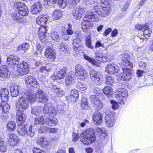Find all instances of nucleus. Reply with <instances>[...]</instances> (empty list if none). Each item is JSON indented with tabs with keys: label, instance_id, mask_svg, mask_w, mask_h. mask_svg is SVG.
<instances>
[{
	"label": "nucleus",
	"instance_id": "1",
	"mask_svg": "<svg viewBox=\"0 0 153 153\" xmlns=\"http://www.w3.org/2000/svg\"><path fill=\"white\" fill-rule=\"evenodd\" d=\"M20 59L16 56L10 55V68L13 69L17 67V71L21 75H24L27 74L29 71V65L27 63L23 61L19 64V60Z\"/></svg>",
	"mask_w": 153,
	"mask_h": 153
},
{
	"label": "nucleus",
	"instance_id": "2",
	"mask_svg": "<svg viewBox=\"0 0 153 153\" xmlns=\"http://www.w3.org/2000/svg\"><path fill=\"white\" fill-rule=\"evenodd\" d=\"M102 91L99 88H94L93 91V94L90 96L92 104L97 110H99L103 107V104L102 102L96 97V95L99 96L100 98L103 99V95L102 93Z\"/></svg>",
	"mask_w": 153,
	"mask_h": 153
},
{
	"label": "nucleus",
	"instance_id": "3",
	"mask_svg": "<svg viewBox=\"0 0 153 153\" xmlns=\"http://www.w3.org/2000/svg\"><path fill=\"white\" fill-rule=\"evenodd\" d=\"M94 131L92 128L88 129L81 134V138L83 140L81 141L83 144L88 145L91 143L96 140V138L94 134Z\"/></svg>",
	"mask_w": 153,
	"mask_h": 153
},
{
	"label": "nucleus",
	"instance_id": "4",
	"mask_svg": "<svg viewBox=\"0 0 153 153\" xmlns=\"http://www.w3.org/2000/svg\"><path fill=\"white\" fill-rule=\"evenodd\" d=\"M17 132L19 135L24 136L26 134L31 137H33L35 134L36 131L32 128L31 125L29 126L26 124L24 126L22 125H18Z\"/></svg>",
	"mask_w": 153,
	"mask_h": 153
},
{
	"label": "nucleus",
	"instance_id": "5",
	"mask_svg": "<svg viewBox=\"0 0 153 153\" xmlns=\"http://www.w3.org/2000/svg\"><path fill=\"white\" fill-rule=\"evenodd\" d=\"M89 75L91 81L94 84L100 85L103 81V77L100 72L93 69L89 71Z\"/></svg>",
	"mask_w": 153,
	"mask_h": 153
},
{
	"label": "nucleus",
	"instance_id": "6",
	"mask_svg": "<svg viewBox=\"0 0 153 153\" xmlns=\"http://www.w3.org/2000/svg\"><path fill=\"white\" fill-rule=\"evenodd\" d=\"M117 93L116 94V98L120 102L121 104H124V102L126 100L128 94L127 91L126 89L123 88H119L116 90Z\"/></svg>",
	"mask_w": 153,
	"mask_h": 153
},
{
	"label": "nucleus",
	"instance_id": "7",
	"mask_svg": "<svg viewBox=\"0 0 153 153\" xmlns=\"http://www.w3.org/2000/svg\"><path fill=\"white\" fill-rule=\"evenodd\" d=\"M14 7L20 15L25 16L27 15L28 10L27 7L23 3L17 2L14 5Z\"/></svg>",
	"mask_w": 153,
	"mask_h": 153
},
{
	"label": "nucleus",
	"instance_id": "8",
	"mask_svg": "<svg viewBox=\"0 0 153 153\" xmlns=\"http://www.w3.org/2000/svg\"><path fill=\"white\" fill-rule=\"evenodd\" d=\"M29 103L24 97H20L16 105V108L18 111L23 112L28 108Z\"/></svg>",
	"mask_w": 153,
	"mask_h": 153
},
{
	"label": "nucleus",
	"instance_id": "9",
	"mask_svg": "<svg viewBox=\"0 0 153 153\" xmlns=\"http://www.w3.org/2000/svg\"><path fill=\"white\" fill-rule=\"evenodd\" d=\"M75 74L78 79L83 80L88 76V72L80 65H77L75 67Z\"/></svg>",
	"mask_w": 153,
	"mask_h": 153
},
{
	"label": "nucleus",
	"instance_id": "10",
	"mask_svg": "<svg viewBox=\"0 0 153 153\" xmlns=\"http://www.w3.org/2000/svg\"><path fill=\"white\" fill-rule=\"evenodd\" d=\"M111 6H108L107 7H99V6H96L94 7V9L96 13L103 17H105L108 15L111 12Z\"/></svg>",
	"mask_w": 153,
	"mask_h": 153
},
{
	"label": "nucleus",
	"instance_id": "11",
	"mask_svg": "<svg viewBox=\"0 0 153 153\" xmlns=\"http://www.w3.org/2000/svg\"><path fill=\"white\" fill-rule=\"evenodd\" d=\"M106 116L105 117V123L108 127H112L114 124V112L108 110L106 112Z\"/></svg>",
	"mask_w": 153,
	"mask_h": 153
},
{
	"label": "nucleus",
	"instance_id": "12",
	"mask_svg": "<svg viewBox=\"0 0 153 153\" xmlns=\"http://www.w3.org/2000/svg\"><path fill=\"white\" fill-rule=\"evenodd\" d=\"M68 69V68L66 67L63 68L58 71L54 72L51 76V78L53 80L63 79L67 73Z\"/></svg>",
	"mask_w": 153,
	"mask_h": 153
},
{
	"label": "nucleus",
	"instance_id": "13",
	"mask_svg": "<svg viewBox=\"0 0 153 153\" xmlns=\"http://www.w3.org/2000/svg\"><path fill=\"white\" fill-rule=\"evenodd\" d=\"M85 11L82 7L77 6L75 7L72 12L74 18L77 20H79L84 14Z\"/></svg>",
	"mask_w": 153,
	"mask_h": 153
},
{
	"label": "nucleus",
	"instance_id": "14",
	"mask_svg": "<svg viewBox=\"0 0 153 153\" xmlns=\"http://www.w3.org/2000/svg\"><path fill=\"white\" fill-rule=\"evenodd\" d=\"M43 112L45 114H48L49 116L53 117L56 114L57 111L55 109L52 104L48 103L46 104L43 109Z\"/></svg>",
	"mask_w": 153,
	"mask_h": 153
},
{
	"label": "nucleus",
	"instance_id": "15",
	"mask_svg": "<svg viewBox=\"0 0 153 153\" xmlns=\"http://www.w3.org/2000/svg\"><path fill=\"white\" fill-rule=\"evenodd\" d=\"M36 100L39 102L46 103L48 100V98L44 92L41 89L38 90L36 92Z\"/></svg>",
	"mask_w": 153,
	"mask_h": 153
},
{
	"label": "nucleus",
	"instance_id": "16",
	"mask_svg": "<svg viewBox=\"0 0 153 153\" xmlns=\"http://www.w3.org/2000/svg\"><path fill=\"white\" fill-rule=\"evenodd\" d=\"M119 70V67L114 63H111L108 64L105 68V71L111 74L117 73Z\"/></svg>",
	"mask_w": 153,
	"mask_h": 153
},
{
	"label": "nucleus",
	"instance_id": "17",
	"mask_svg": "<svg viewBox=\"0 0 153 153\" xmlns=\"http://www.w3.org/2000/svg\"><path fill=\"white\" fill-rule=\"evenodd\" d=\"M129 55L127 54H123L120 56L122 64L126 66H129L130 67L133 66L132 63L129 61Z\"/></svg>",
	"mask_w": 153,
	"mask_h": 153
},
{
	"label": "nucleus",
	"instance_id": "18",
	"mask_svg": "<svg viewBox=\"0 0 153 153\" xmlns=\"http://www.w3.org/2000/svg\"><path fill=\"white\" fill-rule=\"evenodd\" d=\"M79 96L78 91L76 89H73L71 91V94L67 97L66 99L68 102H74L77 100Z\"/></svg>",
	"mask_w": 153,
	"mask_h": 153
},
{
	"label": "nucleus",
	"instance_id": "19",
	"mask_svg": "<svg viewBox=\"0 0 153 153\" xmlns=\"http://www.w3.org/2000/svg\"><path fill=\"white\" fill-rule=\"evenodd\" d=\"M26 84L30 85L32 87L38 88L39 87V83L36 79L32 76H28L25 79Z\"/></svg>",
	"mask_w": 153,
	"mask_h": 153
},
{
	"label": "nucleus",
	"instance_id": "20",
	"mask_svg": "<svg viewBox=\"0 0 153 153\" xmlns=\"http://www.w3.org/2000/svg\"><path fill=\"white\" fill-rule=\"evenodd\" d=\"M16 119L18 125H22L24 123L26 120V116L23 112L17 111L16 113Z\"/></svg>",
	"mask_w": 153,
	"mask_h": 153
},
{
	"label": "nucleus",
	"instance_id": "21",
	"mask_svg": "<svg viewBox=\"0 0 153 153\" xmlns=\"http://www.w3.org/2000/svg\"><path fill=\"white\" fill-rule=\"evenodd\" d=\"M40 1L39 2H36L30 7L31 11L32 13L35 14L38 13L40 12L42 9V5Z\"/></svg>",
	"mask_w": 153,
	"mask_h": 153
},
{
	"label": "nucleus",
	"instance_id": "22",
	"mask_svg": "<svg viewBox=\"0 0 153 153\" xmlns=\"http://www.w3.org/2000/svg\"><path fill=\"white\" fill-rule=\"evenodd\" d=\"M45 55L50 60L53 61L56 58V53L54 50L51 48H47L45 52Z\"/></svg>",
	"mask_w": 153,
	"mask_h": 153
},
{
	"label": "nucleus",
	"instance_id": "23",
	"mask_svg": "<svg viewBox=\"0 0 153 153\" xmlns=\"http://www.w3.org/2000/svg\"><path fill=\"white\" fill-rule=\"evenodd\" d=\"M103 115L100 113H95L93 115V121L94 123L97 125H100L103 122Z\"/></svg>",
	"mask_w": 153,
	"mask_h": 153
},
{
	"label": "nucleus",
	"instance_id": "24",
	"mask_svg": "<svg viewBox=\"0 0 153 153\" xmlns=\"http://www.w3.org/2000/svg\"><path fill=\"white\" fill-rule=\"evenodd\" d=\"M9 71V67L5 65H1L0 68V77L3 79L7 78Z\"/></svg>",
	"mask_w": 153,
	"mask_h": 153
},
{
	"label": "nucleus",
	"instance_id": "25",
	"mask_svg": "<svg viewBox=\"0 0 153 153\" xmlns=\"http://www.w3.org/2000/svg\"><path fill=\"white\" fill-rule=\"evenodd\" d=\"M65 84L68 86L70 87L75 82L74 77L72 76L71 73H68L65 77Z\"/></svg>",
	"mask_w": 153,
	"mask_h": 153
},
{
	"label": "nucleus",
	"instance_id": "26",
	"mask_svg": "<svg viewBox=\"0 0 153 153\" xmlns=\"http://www.w3.org/2000/svg\"><path fill=\"white\" fill-rule=\"evenodd\" d=\"M96 14H94L92 12H88L85 14V16L83 18L84 21L89 22H90V20L91 21H94L98 20V18L96 17Z\"/></svg>",
	"mask_w": 153,
	"mask_h": 153
},
{
	"label": "nucleus",
	"instance_id": "27",
	"mask_svg": "<svg viewBox=\"0 0 153 153\" xmlns=\"http://www.w3.org/2000/svg\"><path fill=\"white\" fill-rule=\"evenodd\" d=\"M131 70L129 68H124L123 70V74L121 77V79L125 81L130 80L131 78Z\"/></svg>",
	"mask_w": 153,
	"mask_h": 153
},
{
	"label": "nucleus",
	"instance_id": "28",
	"mask_svg": "<svg viewBox=\"0 0 153 153\" xmlns=\"http://www.w3.org/2000/svg\"><path fill=\"white\" fill-rule=\"evenodd\" d=\"M1 98L2 101L7 102L9 100V92L6 88H3L0 92Z\"/></svg>",
	"mask_w": 153,
	"mask_h": 153
},
{
	"label": "nucleus",
	"instance_id": "29",
	"mask_svg": "<svg viewBox=\"0 0 153 153\" xmlns=\"http://www.w3.org/2000/svg\"><path fill=\"white\" fill-rule=\"evenodd\" d=\"M96 133L102 140H104L107 136L106 132L104 128H97L96 129Z\"/></svg>",
	"mask_w": 153,
	"mask_h": 153
},
{
	"label": "nucleus",
	"instance_id": "30",
	"mask_svg": "<svg viewBox=\"0 0 153 153\" xmlns=\"http://www.w3.org/2000/svg\"><path fill=\"white\" fill-rule=\"evenodd\" d=\"M47 115H44L41 116L39 117H37L35 119L34 124V125H43L45 124L46 122Z\"/></svg>",
	"mask_w": 153,
	"mask_h": 153
},
{
	"label": "nucleus",
	"instance_id": "31",
	"mask_svg": "<svg viewBox=\"0 0 153 153\" xmlns=\"http://www.w3.org/2000/svg\"><path fill=\"white\" fill-rule=\"evenodd\" d=\"M49 19L48 16L47 15L39 16L36 20V23L41 26L45 25Z\"/></svg>",
	"mask_w": 153,
	"mask_h": 153
},
{
	"label": "nucleus",
	"instance_id": "32",
	"mask_svg": "<svg viewBox=\"0 0 153 153\" xmlns=\"http://www.w3.org/2000/svg\"><path fill=\"white\" fill-rule=\"evenodd\" d=\"M143 31L144 36L143 37H140V40H142V42L144 41V38L143 37H145L146 39L148 38L152 33L151 29L149 28L148 25L147 24H146Z\"/></svg>",
	"mask_w": 153,
	"mask_h": 153
},
{
	"label": "nucleus",
	"instance_id": "33",
	"mask_svg": "<svg viewBox=\"0 0 153 153\" xmlns=\"http://www.w3.org/2000/svg\"><path fill=\"white\" fill-rule=\"evenodd\" d=\"M26 97L30 103L35 102L36 100V93L34 91H28L26 94Z\"/></svg>",
	"mask_w": 153,
	"mask_h": 153
},
{
	"label": "nucleus",
	"instance_id": "34",
	"mask_svg": "<svg viewBox=\"0 0 153 153\" xmlns=\"http://www.w3.org/2000/svg\"><path fill=\"white\" fill-rule=\"evenodd\" d=\"M72 44L73 46V49L77 53L79 48L81 47L82 46L81 40L76 37L73 40Z\"/></svg>",
	"mask_w": 153,
	"mask_h": 153
},
{
	"label": "nucleus",
	"instance_id": "35",
	"mask_svg": "<svg viewBox=\"0 0 153 153\" xmlns=\"http://www.w3.org/2000/svg\"><path fill=\"white\" fill-rule=\"evenodd\" d=\"M83 57L85 60L92 64L98 67L100 66V63L99 62L95 60L94 58H91L85 54H83Z\"/></svg>",
	"mask_w": 153,
	"mask_h": 153
},
{
	"label": "nucleus",
	"instance_id": "36",
	"mask_svg": "<svg viewBox=\"0 0 153 153\" xmlns=\"http://www.w3.org/2000/svg\"><path fill=\"white\" fill-rule=\"evenodd\" d=\"M19 141V138L16 134H10V145L14 146L18 144Z\"/></svg>",
	"mask_w": 153,
	"mask_h": 153
},
{
	"label": "nucleus",
	"instance_id": "37",
	"mask_svg": "<svg viewBox=\"0 0 153 153\" xmlns=\"http://www.w3.org/2000/svg\"><path fill=\"white\" fill-rule=\"evenodd\" d=\"M19 87L17 85L13 84L10 87V93L12 96L13 97H16L19 94Z\"/></svg>",
	"mask_w": 153,
	"mask_h": 153
},
{
	"label": "nucleus",
	"instance_id": "38",
	"mask_svg": "<svg viewBox=\"0 0 153 153\" xmlns=\"http://www.w3.org/2000/svg\"><path fill=\"white\" fill-rule=\"evenodd\" d=\"M102 91L104 94L108 97H112V95L113 94V89L109 86H105L102 89Z\"/></svg>",
	"mask_w": 153,
	"mask_h": 153
},
{
	"label": "nucleus",
	"instance_id": "39",
	"mask_svg": "<svg viewBox=\"0 0 153 153\" xmlns=\"http://www.w3.org/2000/svg\"><path fill=\"white\" fill-rule=\"evenodd\" d=\"M53 18L55 20L60 19L62 16V14L61 11L58 9H56L52 13Z\"/></svg>",
	"mask_w": 153,
	"mask_h": 153
},
{
	"label": "nucleus",
	"instance_id": "40",
	"mask_svg": "<svg viewBox=\"0 0 153 153\" xmlns=\"http://www.w3.org/2000/svg\"><path fill=\"white\" fill-rule=\"evenodd\" d=\"M38 142L41 146L44 147H46L49 143L48 139L45 137H42L39 138L38 140Z\"/></svg>",
	"mask_w": 153,
	"mask_h": 153
},
{
	"label": "nucleus",
	"instance_id": "41",
	"mask_svg": "<svg viewBox=\"0 0 153 153\" xmlns=\"http://www.w3.org/2000/svg\"><path fill=\"white\" fill-rule=\"evenodd\" d=\"M51 71V68L49 64H47L44 66H42L39 69V71L42 73H44L45 76L47 75L48 73Z\"/></svg>",
	"mask_w": 153,
	"mask_h": 153
},
{
	"label": "nucleus",
	"instance_id": "42",
	"mask_svg": "<svg viewBox=\"0 0 153 153\" xmlns=\"http://www.w3.org/2000/svg\"><path fill=\"white\" fill-rule=\"evenodd\" d=\"M7 102L2 101L0 105L2 111L5 113H9L10 110V105Z\"/></svg>",
	"mask_w": 153,
	"mask_h": 153
},
{
	"label": "nucleus",
	"instance_id": "43",
	"mask_svg": "<svg viewBox=\"0 0 153 153\" xmlns=\"http://www.w3.org/2000/svg\"><path fill=\"white\" fill-rule=\"evenodd\" d=\"M46 122L45 124L49 126H55L58 121V120L55 118H53L52 119L48 118L47 116Z\"/></svg>",
	"mask_w": 153,
	"mask_h": 153
},
{
	"label": "nucleus",
	"instance_id": "44",
	"mask_svg": "<svg viewBox=\"0 0 153 153\" xmlns=\"http://www.w3.org/2000/svg\"><path fill=\"white\" fill-rule=\"evenodd\" d=\"M96 57L98 58V59H97V60L100 62H104L108 61L110 60L106 56L102 53L98 54L97 55L96 54Z\"/></svg>",
	"mask_w": 153,
	"mask_h": 153
},
{
	"label": "nucleus",
	"instance_id": "45",
	"mask_svg": "<svg viewBox=\"0 0 153 153\" xmlns=\"http://www.w3.org/2000/svg\"><path fill=\"white\" fill-rule=\"evenodd\" d=\"M81 107L82 109L86 110L89 107L87 99L86 97H83L81 101Z\"/></svg>",
	"mask_w": 153,
	"mask_h": 153
},
{
	"label": "nucleus",
	"instance_id": "46",
	"mask_svg": "<svg viewBox=\"0 0 153 153\" xmlns=\"http://www.w3.org/2000/svg\"><path fill=\"white\" fill-rule=\"evenodd\" d=\"M42 110V108L40 106L34 107L32 109L31 113L36 116H38L40 114Z\"/></svg>",
	"mask_w": 153,
	"mask_h": 153
},
{
	"label": "nucleus",
	"instance_id": "47",
	"mask_svg": "<svg viewBox=\"0 0 153 153\" xmlns=\"http://www.w3.org/2000/svg\"><path fill=\"white\" fill-rule=\"evenodd\" d=\"M76 87L79 90L82 92H84L87 88L86 85L82 82H78L77 84Z\"/></svg>",
	"mask_w": 153,
	"mask_h": 153
},
{
	"label": "nucleus",
	"instance_id": "48",
	"mask_svg": "<svg viewBox=\"0 0 153 153\" xmlns=\"http://www.w3.org/2000/svg\"><path fill=\"white\" fill-rule=\"evenodd\" d=\"M91 26V24L90 22L84 21L82 23V30L84 32H86L87 30Z\"/></svg>",
	"mask_w": 153,
	"mask_h": 153
},
{
	"label": "nucleus",
	"instance_id": "49",
	"mask_svg": "<svg viewBox=\"0 0 153 153\" xmlns=\"http://www.w3.org/2000/svg\"><path fill=\"white\" fill-rule=\"evenodd\" d=\"M12 18L18 23H21L23 20L22 18L20 17L18 12L13 13L12 15Z\"/></svg>",
	"mask_w": 153,
	"mask_h": 153
},
{
	"label": "nucleus",
	"instance_id": "50",
	"mask_svg": "<svg viewBox=\"0 0 153 153\" xmlns=\"http://www.w3.org/2000/svg\"><path fill=\"white\" fill-rule=\"evenodd\" d=\"M38 32V34L39 36H45L47 30L46 27L43 26V25H41Z\"/></svg>",
	"mask_w": 153,
	"mask_h": 153
},
{
	"label": "nucleus",
	"instance_id": "51",
	"mask_svg": "<svg viewBox=\"0 0 153 153\" xmlns=\"http://www.w3.org/2000/svg\"><path fill=\"white\" fill-rule=\"evenodd\" d=\"M30 45L28 43H24L19 46L18 49L19 50H23L25 51L28 50L30 48Z\"/></svg>",
	"mask_w": 153,
	"mask_h": 153
},
{
	"label": "nucleus",
	"instance_id": "52",
	"mask_svg": "<svg viewBox=\"0 0 153 153\" xmlns=\"http://www.w3.org/2000/svg\"><path fill=\"white\" fill-rule=\"evenodd\" d=\"M51 37L52 40L56 42H59L60 40V36L57 32H54L51 33Z\"/></svg>",
	"mask_w": 153,
	"mask_h": 153
},
{
	"label": "nucleus",
	"instance_id": "53",
	"mask_svg": "<svg viewBox=\"0 0 153 153\" xmlns=\"http://www.w3.org/2000/svg\"><path fill=\"white\" fill-rule=\"evenodd\" d=\"M85 44L86 46L88 48L93 49L94 47L91 45V41L90 36H88L85 39Z\"/></svg>",
	"mask_w": 153,
	"mask_h": 153
},
{
	"label": "nucleus",
	"instance_id": "54",
	"mask_svg": "<svg viewBox=\"0 0 153 153\" xmlns=\"http://www.w3.org/2000/svg\"><path fill=\"white\" fill-rule=\"evenodd\" d=\"M114 82V79L111 76L107 75L105 76V82L106 84L111 85Z\"/></svg>",
	"mask_w": 153,
	"mask_h": 153
},
{
	"label": "nucleus",
	"instance_id": "55",
	"mask_svg": "<svg viewBox=\"0 0 153 153\" xmlns=\"http://www.w3.org/2000/svg\"><path fill=\"white\" fill-rule=\"evenodd\" d=\"M67 1L66 0H58V4L60 8L63 9L67 5Z\"/></svg>",
	"mask_w": 153,
	"mask_h": 153
},
{
	"label": "nucleus",
	"instance_id": "56",
	"mask_svg": "<svg viewBox=\"0 0 153 153\" xmlns=\"http://www.w3.org/2000/svg\"><path fill=\"white\" fill-rule=\"evenodd\" d=\"M100 4L102 8L107 7L108 6H111L109 2L107 0H101L100 2Z\"/></svg>",
	"mask_w": 153,
	"mask_h": 153
},
{
	"label": "nucleus",
	"instance_id": "57",
	"mask_svg": "<svg viewBox=\"0 0 153 153\" xmlns=\"http://www.w3.org/2000/svg\"><path fill=\"white\" fill-rule=\"evenodd\" d=\"M7 149L6 143L3 141H0V151L2 152H5Z\"/></svg>",
	"mask_w": 153,
	"mask_h": 153
},
{
	"label": "nucleus",
	"instance_id": "58",
	"mask_svg": "<svg viewBox=\"0 0 153 153\" xmlns=\"http://www.w3.org/2000/svg\"><path fill=\"white\" fill-rule=\"evenodd\" d=\"M110 102L111 104L112 108L113 110H115L118 108L119 105L117 102L113 100H111Z\"/></svg>",
	"mask_w": 153,
	"mask_h": 153
},
{
	"label": "nucleus",
	"instance_id": "59",
	"mask_svg": "<svg viewBox=\"0 0 153 153\" xmlns=\"http://www.w3.org/2000/svg\"><path fill=\"white\" fill-rule=\"evenodd\" d=\"M43 49V47L41 44L39 43L37 44L36 46L37 51L34 53V54L37 55L39 53H41Z\"/></svg>",
	"mask_w": 153,
	"mask_h": 153
},
{
	"label": "nucleus",
	"instance_id": "60",
	"mask_svg": "<svg viewBox=\"0 0 153 153\" xmlns=\"http://www.w3.org/2000/svg\"><path fill=\"white\" fill-rule=\"evenodd\" d=\"M59 46V48L63 52H66L68 49V47L66 45H65L64 43H60Z\"/></svg>",
	"mask_w": 153,
	"mask_h": 153
},
{
	"label": "nucleus",
	"instance_id": "61",
	"mask_svg": "<svg viewBox=\"0 0 153 153\" xmlns=\"http://www.w3.org/2000/svg\"><path fill=\"white\" fill-rule=\"evenodd\" d=\"M48 127L44 126L43 125L41 126L38 129V131L39 133L42 134L45 133L47 132Z\"/></svg>",
	"mask_w": 153,
	"mask_h": 153
},
{
	"label": "nucleus",
	"instance_id": "62",
	"mask_svg": "<svg viewBox=\"0 0 153 153\" xmlns=\"http://www.w3.org/2000/svg\"><path fill=\"white\" fill-rule=\"evenodd\" d=\"M73 32L72 28V26L71 24L69 23L68 25V28L66 30V33L68 35H72L73 34Z\"/></svg>",
	"mask_w": 153,
	"mask_h": 153
},
{
	"label": "nucleus",
	"instance_id": "63",
	"mask_svg": "<svg viewBox=\"0 0 153 153\" xmlns=\"http://www.w3.org/2000/svg\"><path fill=\"white\" fill-rule=\"evenodd\" d=\"M139 65L141 68L145 70L148 69V65L147 63L143 62H140L139 63Z\"/></svg>",
	"mask_w": 153,
	"mask_h": 153
},
{
	"label": "nucleus",
	"instance_id": "64",
	"mask_svg": "<svg viewBox=\"0 0 153 153\" xmlns=\"http://www.w3.org/2000/svg\"><path fill=\"white\" fill-rule=\"evenodd\" d=\"M80 0H69V1L70 3V7L71 8L75 6L78 3Z\"/></svg>",
	"mask_w": 153,
	"mask_h": 153
}]
</instances>
